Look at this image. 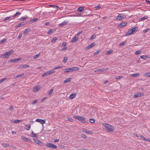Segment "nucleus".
<instances>
[{
	"instance_id": "f257e3e1",
	"label": "nucleus",
	"mask_w": 150,
	"mask_h": 150,
	"mask_svg": "<svg viewBox=\"0 0 150 150\" xmlns=\"http://www.w3.org/2000/svg\"><path fill=\"white\" fill-rule=\"evenodd\" d=\"M79 69L77 67H74L70 68H68L65 69L64 70V73H68L70 71H77L79 70Z\"/></svg>"
},
{
	"instance_id": "f03ea898",
	"label": "nucleus",
	"mask_w": 150,
	"mask_h": 150,
	"mask_svg": "<svg viewBox=\"0 0 150 150\" xmlns=\"http://www.w3.org/2000/svg\"><path fill=\"white\" fill-rule=\"evenodd\" d=\"M126 16V15L124 14H119L118 16L116 17V19L118 20H121L125 18Z\"/></svg>"
},
{
	"instance_id": "7ed1b4c3",
	"label": "nucleus",
	"mask_w": 150,
	"mask_h": 150,
	"mask_svg": "<svg viewBox=\"0 0 150 150\" xmlns=\"http://www.w3.org/2000/svg\"><path fill=\"white\" fill-rule=\"evenodd\" d=\"M14 52V51L13 50L6 52L3 55V56H9L12 54V53Z\"/></svg>"
},
{
	"instance_id": "20e7f679",
	"label": "nucleus",
	"mask_w": 150,
	"mask_h": 150,
	"mask_svg": "<svg viewBox=\"0 0 150 150\" xmlns=\"http://www.w3.org/2000/svg\"><path fill=\"white\" fill-rule=\"evenodd\" d=\"M33 139L34 140V142L36 144L42 146L44 145L42 142L37 139Z\"/></svg>"
},
{
	"instance_id": "39448f33",
	"label": "nucleus",
	"mask_w": 150,
	"mask_h": 150,
	"mask_svg": "<svg viewBox=\"0 0 150 150\" xmlns=\"http://www.w3.org/2000/svg\"><path fill=\"white\" fill-rule=\"evenodd\" d=\"M107 129L108 132H113L114 131L113 127L110 125H109Z\"/></svg>"
},
{
	"instance_id": "423d86ee",
	"label": "nucleus",
	"mask_w": 150,
	"mask_h": 150,
	"mask_svg": "<svg viewBox=\"0 0 150 150\" xmlns=\"http://www.w3.org/2000/svg\"><path fill=\"white\" fill-rule=\"evenodd\" d=\"M36 121L40 122L41 124H43L45 123V120L40 119H37L36 120Z\"/></svg>"
},
{
	"instance_id": "0eeeda50",
	"label": "nucleus",
	"mask_w": 150,
	"mask_h": 150,
	"mask_svg": "<svg viewBox=\"0 0 150 150\" xmlns=\"http://www.w3.org/2000/svg\"><path fill=\"white\" fill-rule=\"evenodd\" d=\"M144 94L142 93L139 92L135 94L134 96V97L135 98L143 96Z\"/></svg>"
},
{
	"instance_id": "6e6552de",
	"label": "nucleus",
	"mask_w": 150,
	"mask_h": 150,
	"mask_svg": "<svg viewBox=\"0 0 150 150\" xmlns=\"http://www.w3.org/2000/svg\"><path fill=\"white\" fill-rule=\"evenodd\" d=\"M29 66L28 65H27V64H25L23 65H19V68L21 69L23 68H27L29 67Z\"/></svg>"
},
{
	"instance_id": "1a4fd4ad",
	"label": "nucleus",
	"mask_w": 150,
	"mask_h": 150,
	"mask_svg": "<svg viewBox=\"0 0 150 150\" xmlns=\"http://www.w3.org/2000/svg\"><path fill=\"white\" fill-rule=\"evenodd\" d=\"M82 131L83 132L86 133L88 134H93V133L91 131L88 130L84 128L83 129Z\"/></svg>"
},
{
	"instance_id": "9d476101",
	"label": "nucleus",
	"mask_w": 150,
	"mask_h": 150,
	"mask_svg": "<svg viewBox=\"0 0 150 150\" xmlns=\"http://www.w3.org/2000/svg\"><path fill=\"white\" fill-rule=\"evenodd\" d=\"M96 44L95 42H93L92 44H91L90 45H88L86 47V50H88L89 49L92 48Z\"/></svg>"
},
{
	"instance_id": "9b49d317",
	"label": "nucleus",
	"mask_w": 150,
	"mask_h": 150,
	"mask_svg": "<svg viewBox=\"0 0 150 150\" xmlns=\"http://www.w3.org/2000/svg\"><path fill=\"white\" fill-rule=\"evenodd\" d=\"M40 88L39 86L37 85L34 88L33 91L35 92H37L39 90Z\"/></svg>"
},
{
	"instance_id": "f8f14e48",
	"label": "nucleus",
	"mask_w": 150,
	"mask_h": 150,
	"mask_svg": "<svg viewBox=\"0 0 150 150\" xmlns=\"http://www.w3.org/2000/svg\"><path fill=\"white\" fill-rule=\"evenodd\" d=\"M85 8V7L84 6L80 7L77 9V11L81 12H82L84 10Z\"/></svg>"
},
{
	"instance_id": "ddd939ff",
	"label": "nucleus",
	"mask_w": 150,
	"mask_h": 150,
	"mask_svg": "<svg viewBox=\"0 0 150 150\" xmlns=\"http://www.w3.org/2000/svg\"><path fill=\"white\" fill-rule=\"evenodd\" d=\"M21 139L23 140H25L28 142H31V140L30 139L25 137L23 136L21 137Z\"/></svg>"
},
{
	"instance_id": "4468645a",
	"label": "nucleus",
	"mask_w": 150,
	"mask_h": 150,
	"mask_svg": "<svg viewBox=\"0 0 150 150\" xmlns=\"http://www.w3.org/2000/svg\"><path fill=\"white\" fill-rule=\"evenodd\" d=\"M30 125H25L24 128L25 129L27 130H30Z\"/></svg>"
},
{
	"instance_id": "2eb2a0df",
	"label": "nucleus",
	"mask_w": 150,
	"mask_h": 150,
	"mask_svg": "<svg viewBox=\"0 0 150 150\" xmlns=\"http://www.w3.org/2000/svg\"><path fill=\"white\" fill-rule=\"evenodd\" d=\"M127 24V22H124L120 24L119 25L120 27H122L126 25Z\"/></svg>"
},
{
	"instance_id": "dca6fc26",
	"label": "nucleus",
	"mask_w": 150,
	"mask_h": 150,
	"mask_svg": "<svg viewBox=\"0 0 150 150\" xmlns=\"http://www.w3.org/2000/svg\"><path fill=\"white\" fill-rule=\"evenodd\" d=\"M21 59V58H18L15 59L13 60H11V62H16L20 60Z\"/></svg>"
},
{
	"instance_id": "f3484780",
	"label": "nucleus",
	"mask_w": 150,
	"mask_h": 150,
	"mask_svg": "<svg viewBox=\"0 0 150 150\" xmlns=\"http://www.w3.org/2000/svg\"><path fill=\"white\" fill-rule=\"evenodd\" d=\"M78 39V37H76L75 36L71 40V42H76Z\"/></svg>"
},
{
	"instance_id": "a211bd4d",
	"label": "nucleus",
	"mask_w": 150,
	"mask_h": 150,
	"mask_svg": "<svg viewBox=\"0 0 150 150\" xmlns=\"http://www.w3.org/2000/svg\"><path fill=\"white\" fill-rule=\"evenodd\" d=\"M67 22L66 21H64L61 23L59 24V26H63L67 24Z\"/></svg>"
},
{
	"instance_id": "6ab92c4d",
	"label": "nucleus",
	"mask_w": 150,
	"mask_h": 150,
	"mask_svg": "<svg viewBox=\"0 0 150 150\" xmlns=\"http://www.w3.org/2000/svg\"><path fill=\"white\" fill-rule=\"evenodd\" d=\"M85 118L83 117H81V118H80V120L81 122L83 123H86V121L85 120Z\"/></svg>"
},
{
	"instance_id": "aec40b11",
	"label": "nucleus",
	"mask_w": 150,
	"mask_h": 150,
	"mask_svg": "<svg viewBox=\"0 0 150 150\" xmlns=\"http://www.w3.org/2000/svg\"><path fill=\"white\" fill-rule=\"evenodd\" d=\"M71 80V78H67L64 81V83H68Z\"/></svg>"
},
{
	"instance_id": "412c9836",
	"label": "nucleus",
	"mask_w": 150,
	"mask_h": 150,
	"mask_svg": "<svg viewBox=\"0 0 150 150\" xmlns=\"http://www.w3.org/2000/svg\"><path fill=\"white\" fill-rule=\"evenodd\" d=\"M133 33H132V30H129L128 32H127L125 34L126 36H127L129 35H131L132 34H133Z\"/></svg>"
},
{
	"instance_id": "4be33fe9",
	"label": "nucleus",
	"mask_w": 150,
	"mask_h": 150,
	"mask_svg": "<svg viewBox=\"0 0 150 150\" xmlns=\"http://www.w3.org/2000/svg\"><path fill=\"white\" fill-rule=\"evenodd\" d=\"M50 73H49V71H47L46 72H45L43 74H42V76L43 77L44 76H47L48 75H50Z\"/></svg>"
},
{
	"instance_id": "5701e85b",
	"label": "nucleus",
	"mask_w": 150,
	"mask_h": 150,
	"mask_svg": "<svg viewBox=\"0 0 150 150\" xmlns=\"http://www.w3.org/2000/svg\"><path fill=\"white\" fill-rule=\"evenodd\" d=\"M76 94H74V93L71 94L70 95V96H69V98L71 99H72L75 97Z\"/></svg>"
},
{
	"instance_id": "b1692460",
	"label": "nucleus",
	"mask_w": 150,
	"mask_h": 150,
	"mask_svg": "<svg viewBox=\"0 0 150 150\" xmlns=\"http://www.w3.org/2000/svg\"><path fill=\"white\" fill-rule=\"evenodd\" d=\"M24 75V74L23 73H22L21 74L18 75H16L14 78L15 79H16L18 77H22Z\"/></svg>"
},
{
	"instance_id": "393cba45",
	"label": "nucleus",
	"mask_w": 150,
	"mask_h": 150,
	"mask_svg": "<svg viewBox=\"0 0 150 150\" xmlns=\"http://www.w3.org/2000/svg\"><path fill=\"white\" fill-rule=\"evenodd\" d=\"M1 146L3 147H7L9 146V144L4 143L2 144Z\"/></svg>"
},
{
	"instance_id": "a878e982",
	"label": "nucleus",
	"mask_w": 150,
	"mask_h": 150,
	"mask_svg": "<svg viewBox=\"0 0 150 150\" xmlns=\"http://www.w3.org/2000/svg\"><path fill=\"white\" fill-rule=\"evenodd\" d=\"M30 31V29L27 28L25 30L24 32H23V34H26L28 33Z\"/></svg>"
},
{
	"instance_id": "bb28decb",
	"label": "nucleus",
	"mask_w": 150,
	"mask_h": 150,
	"mask_svg": "<svg viewBox=\"0 0 150 150\" xmlns=\"http://www.w3.org/2000/svg\"><path fill=\"white\" fill-rule=\"evenodd\" d=\"M73 117H74V118L75 119L78 120H80V118H81V117L79 115V116L74 115L73 116Z\"/></svg>"
},
{
	"instance_id": "cd10ccee",
	"label": "nucleus",
	"mask_w": 150,
	"mask_h": 150,
	"mask_svg": "<svg viewBox=\"0 0 150 150\" xmlns=\"http://www.w3.org/2000/svg\"><path fill=\"white\" fill-rule=\"evenodd\" d=\"M25 24H24V22H22V23H19L16 26V28H18V27H19L22 25H24Z\"/></svg>"
},
{
	"instance_id": "c85d7f7f",
	"label": "nucleus",
	"mask_w": 150,
	"mask_h": 150,
	"mask_svg": "<svg viewBox=\"0 0 150 150\" xmlns=\"http://www.w3.org/2000/svg\"><path fill=\"white\" fill-rule=\"evenodd\" d=\"M21 13H20L19 12H17L16 13L13 15V17H16V16L19 15L21 14Z\"/></svg>"
},
{
	"instance_id": "c756f323",
	"label": "nucleus",
	"mask_w": 150,
	"mask_h": 150,
	"mask_svg": "<svg viewBox=\"0 0 150 150\" xmlns=\"http://www.w3.org/2000/svg\"><path fill=\"white\" fill-rule=\"evenodd\" d=\"M148 18V17L147 16H145L143 17H142L140 18L139 19L140 21H143L145 19H146Z\"/></svg>"
},
{
	"instance_id": "7c9ffc66",
	"label": "nucleus",
	"mask_w": 150,
	"mask_h": 150,
	"mask_svg": "<svg viewBox=\"0 0 150 150\" xmlns=\"http://www.w3.org/2000/svg\"><path fill=\"white\" fill-rule=\"evenodd\" d=\"M38 18H35L31 20L30 21L31 22V23H33L34 22L38 21Z\"/></svg>"
},
{
	"instance_id": "2f4dec72",
	"label": "nucleus",
	"mask_w": 150,
	"mask_h": 150,
	"mask_svg": "<svg viewBox=\"0 0 150 150\" xmlns=\"http://www.w3.org/2000/svg\"><path fill=\"white\" fill-rule=\"evenodd\" d=\"M140 74L139 73H137L136 74H134L132 75L131 76L132 77H137L139 76V75Z\"/></svg>"
},
{
	"instance_id": "473e14b6",
	"label": "nucleus",
	"mask_w": 150,
	"mask_h": 150,
	"mask_svg": "<svg viewBox=\"0 0 150 150\" xmlns=\"http://www.w3.org/2000/svg\"><path fill=\"white\" fill-rule=\"evenodd\" d=\"M21 121H22V120H15L12 121V122L14 123H18V122Z\"/></svg>"
},
{
	"instance_id": "72a5a7b5",
	"label": "nucleus",
	"mask_w": 150,
	"mask_h": 150,
	"mask_svg": "<svg viewBox=\"0 0 150 150\" xmlns=\"http://www.w3.org/2000/svg\"><path fill=\"white\" fill-rule=\"evenodd\" d=\"M53 91V89L52 88L49 91L48 93V96H50L52 94V93Z\"/></svg>"
},
{
	"instance_id": "f704fd0d",
	"label": "nucleus",
	"mask_w": 150,
	"mask_h": 150,
	"mask_svg": "<svg viewBox=\"0 0 150 150\" xmlns=\"http://www.w3.org/2000/svg\"><path fill=\"white\" fill-rule=\"evenodd\" d=\"M52 144L50 143H46L45 145L47 146L48 147H51L52 148Z\"/></svg>"
},
{
	"instance_id": "c9c22d12",
	"label": "nucleus",
	"mask_w": 150,
	"mask_h": 150,
	"mask_svg": "<svg viewBox=\"0 0 150 150\" xmlns=\"http://www.w3.org/2000/svg\"><path fill=\"white\" fill-rule=\"evenodd\" d=\"M50 74H52L53 73H54L55 72V70L54 68L52 69L50 71H49Z\"/></svg>"
},
{
	"instance_id": "e433bc0d",
	"label": "nucleus",
	"mask_w": 150,
	"mask_h": 150,
	"mask_svg": "<svg viewBox=\"0 0 150 150\" xmlns=\"http://www.w3.org/2000/svg\"><path fill=\"white\" fill-rule=\"evenodd\" d=\"M101 52V50H97L96 52H95L94 53V55H97V54H98L100 52Z\"/></svg>"
},
{
	"instance_id": "4c0bfd02",
	"label": "nucleus",
	"mask_w": 150,
	"mask_h": 150,
	"mask_svg": "<svg viewBox=\"0 0 150 150\" xmlns=\"http://www.w3.org/2000/svg\"><path fill=\"white\" fill-rule=\"evenodd\" d=\"M112 52V50H109L107 52H106V54L107 55H109L111 54V53Z\"/></svg>"
},
{
	"instance_id": "58836bf2",
	"label": "nucleus",
	"mask_w": 150,
	"mask_h": 150,
	"mask_svg": "<svg viewBox=\"0 0 150 150\" xmlns=\"http://www.w3.org/2000/svg\"><path fill=\"white\" fill-rule=\"evenodd\" d=\"M57 39V38L56 37L54 38L52 40L51 42H55L56 40Z\"/></svg>"
},
{
	"instance_id": "ea45409f",
	"label": "nucleus",
	"mask_w": 150,
	"mask_h": 150,
	"mask_svg": "<svg viewBox=\"0 0 150 150\" xmlns=\"http://www.w3.org/2000/svg\"><path fill=\"white\" fill-rule=\"evenodd\" d=\"M96 35H95V34H93V35H92V36L90 38V40H91L93 39H94V38H95V37H96Z\"/></svg>"
},
{
	"instance_id": "a19ab883",
	"label": "nucleus",
	"mask_w": 150,
	"mask_h": 150,
	"mask_svg": "<svg viewBox=\"0 0 150 150\" xmlns=\"http://www.w3.org/2000/svg\"><path fill=\"white\" fill-rule=\"evenodd\" d=\"M90 122L91 123H94L95 122V120L93 119H90L89 120Z\"/></svg>"
},
{
	"instance_id": "79ce46f5",
	"label": "nucleus",
	"mask_w": 150,
	"mask_h": 150,
	"mask_svg": "<svg viewBox=\"0 0 150 150\" xmlns=\"http://www.w3.org/2000/svg\"><path fill=\"white\" fill-rule=\"evenodd\" d=\"M6 40V39L4 38L3 39L1 42L0 41V44H3L4 43Z\"/></svg>"
},
{
	"instance_id": "37998d69",
	"label": "nucleus",
	"mask_w": 150,
	"mask_h": 150,
	"mask_svg": "<svg viewBox=\"0 0 150 150\" xmlns=\"http://www.w3.org/2000/svg\"><path fill=\"white\" fill-rule=\"evenodd\" d=\"M67 60V57H64V59L63 60V62L64 63H65Z\"/></svg>"
},
{
	"instance_id": "c03bdc74",
	"label": "nucleus",
	"mask_w": 150,
	"mask_h": 150,
	"mask_svg": "<svg viewBox=\"0 0 150 150\" xmlns=\"http://www.w3.org/2000/svg\"><path fill=\"white\" fill-rule=\"evenodd\" d=\"M103 69H98V70H96L95 71V72H101V71H103Z\"/></svg>"
},
{
	"instance_id": "a18cd8bd",
	"label": "nucleus",
	"mask_w": 150,
	"mask_h": 150,
	"mask_svg": "<svg viewBox=\"0 0 150 150\" xmlns=\"http://www.w3.org/2000/svg\"><path fill=\"white\" fill-rule=\"evenodd\" d=\"M126 43V42L124 41L119 44V45L120 46H122Z\"/></svg>"
},
{
	"instance_id": "49530a36",
	"label": "nucleus",
	"mask_w": 150,
	"mask_h": 150,
	"mask_svg": "<svg viewBox=\"0 0 150 150\" xmlns=\"http://www.w3.org/2000/svg\"><path fill=\"white\" fill-rule=\"evenodd\" d=\"M38 102V100L37 99H35L32 102V104L33 105H34L36 103Z\"/></svg>"
},
{
	"instance_id": "de8ad7c7",
	"label": "nucleus",
	"mask_w": 150,
	"mask_h": 150,
	"mask_svg": "<svg viewBox=\"0 0 150 150\" xmlns=\"http://www.w3.org/2000/svg\"><path fill=\"white\" fill-rule=\"evenodd\" d=\"M28 18V16H26L25 17H22L21 18V20L22 21H24V20H25Z\"/></svg>"
},
{
	"instance_id": "09e8293b",
	"label": "nucleus",
	"mask_w": 150,
	"mask_h": 150,
	"mask_svg": "<svg viewBox=\"0 0 150 150\" xmlns=\"http://www.w3.org/2000/svg\"><path fill=\"white\" fill-rule=\"evenodd\" d=\"M11 16L7 17L5 18L3 20L4 21H5L11 18Z\"/></svg>"
},
{
	"instance_id": "8fccbe9b",
	"label": "nucleus",
	"mask_w": 150,
	"mask_h": 150,
	"mask_svg": "<svg viewBox=\"0 0 150 150\" xmlns=\"http://www.w3.org/2000/svg\"><path fill=\"white\" fill-rule=\"evenodd\" d=\"M31 136L34 138H37V135L36 134H34L33 135H31Z\"/></svg>"
},
{
	"instance_id": "3c124183",
	"label": "nucleus",
	"mask_w": 150,
	"mask_h": 150,
	"mask_svg": "<svg viewBox=\"0 0 150 150\" xmlns=\"http://www.w3.org/2000/svg\"><path fill=\"white\" fill-rule=\"evenodd\" d=\"M141 52V50H139L135 52V54H137V55H138Z\"/></svg>"
},
{
	"instance_id": "603ef678",
	"label": "nucleus",
	"mask_w": 150,
	"mask_h": 150,
	"mask_svg": "<svg viewBox=\"0 0 150 150\" xmlns=\"http://www.w3.org/2000/svg\"><path fill=\"white\" fill-rule=\"evenodd\" d=\"M13 105H11L9 108V110L11 111H12L13 110Z\"/></svg>"
},
{
	"instance_id": "864d4df0",
	"label": "nucleus",
	"mask_w": 150,
	"mask_h": 150,
	"mask_svg": "<svg viewBox=\"0 0 150 150\" xmlns=\"http://www.w3.org/2000/svg\"><path fill=\"white\" fill-rule=\"evenodd\" d=\"M7 79V78H3V79H2L0 80V83H1L2 82H3L4 81H5V80H6V79Z\"/></svg>"
},
{
	"instance_id": "5fc2aeb1",
	"label": "nucleus",
	"mask_w": 150,
	"mask_h": 150,
	"mask_svg": "<svg viewBox=\"0 0 150 150\" xmlns=\"http://www.w3.org/2000/svg\"><path fill=\"white\" fill-rule=\"evenodd\" d=\"M101 8V7L99 5H98L97 6H96L94 8H96V9H97L98 10H99Z\"/></svg>"
},
{
	"instance_id": "6e6d98bb",
	"label": "nucleus",
	"mask_w": 150,
	"mask_h": 150,
	"mask_svg": "<svg viewBox=\"0 0 150 150\" xmlns=\"http://www.w3.org/2000/svg\"><path fill=\"white\" fill-rule=\"evenodd\" d=\"M81 137L84 139H86L87 138L86 136L84 134H81Z\"/></svg>"
},
{
	"instance_id": "4d7b16f0",
	"label": "nucleus",
	"mask_w": 150,
	"mask_h": 150,
	"mask_svg": "<svg viewBox=\"0 0 150 150\" xmlns=\"http://www.w3.org/2000/svg\"><path fill=\"white\" fill-rule=\"evenodd\" d=\"M52 32V30L51 29H50L48 31L47 33L48 34H50Z\"/></svg>"
},
{
	"instance_id": "13d9d810",
	"label": "nucleus",
	"mask_w": 150,
	"mask_h": 150,
	"mask_svg": "<svg viewBox=\"0 0 150 150\" xmlns=\"http://www.w3.org/2000/svg\"><path fill=\"white\" fill-rule=\"evenodd\" d=\"M63 67V66H59L57 67H55L54 68V69H59V68H61L62 67Z\"/></svg>"
},
{
	"instance_id": "bf43d9fd",
	"label": "nucleus",
	"mask_w": 150,
	"mask_h": 150,
	"mask_svg": "<svg viewBox=\"0 0 150 150\" xmlns=\"http://www.w3.org/2000/svg\"><path fill=\"white\" fill-rule=\"evenodd\" d=\"M139 136L142 139L144 140H146V138L144 137V136H143V135H139Z\"/></svg>"
},
{
	"instance_id": "052dcab7",
	"label": "nucleus",
	"mask_w": 150,
	"mask_h": 150,
	"mask_svg": "<svg viewBox=\"0 0 150 150\" xmlns=\"http://www.w3.org/2000/svg\"><path fill=\"white\" fill-rule=\"evenodd\" d=\"M136 27H134V28H133L132 29H131L132 30V33H133L136 30Z\"/></svg>"
},
{
	"instance_id": "680f3d73",
	"label": "nucleus",
	"mask_w": 150,
	"mask_h": 150,
	"mask_svg": "<svg viewBox=\"0 0 150 150\" xmlns=\"http://www.w3.org/2000/svg\"><path fill=\"white\" fill-rule=\"evenodd\" d=\"M109 125L107 124H106V123H104V124H103V125L105 127H106L107 129V128H108V126H109Z\"/></svg>"
},
{
	"instance_id": "e2e57ef3",
	"label": "nucleus",
	"mask_w": 150,
	"mask_h": 150,
	"mask_svg": "<svg viewBox=\"0 0 150 150\" xmlns=\"http://www.w3.org/2000/svg\"><path fill=\"white\" fill-rule=\"evenodd\" d=\"M68 121L71 122H72L73 121L74 119L71 118H69L68 119Z\"/></svg>"
},
{
	"instance_id": "0e129e2a",
	"label": "nucleus",
	"mask_w": 150,
	"mask_h": 150,
	"mask_svg": "<svg viewBox=\"0 0 150 150\" xmlns=\"http://www.w3.org/2000/svg\"><path fill=\"white\" fill-rule=\"evenodd\" d=\"M145 75L147 77H150V73L147 72V73L145 74Z\"/></svg>"
},
{
	"instance_id": "69168bd1",
	"label": "nucleus",
	"mask_w": 150,
	"mask_h": 150,
	"mask_svg": "<svg viewBox=\"0 0 150 150\" xmlns=\"http://www.w3.org/2000/svg\"><path fill=\"white\" fill-rule=\"evenodd\" d=\"M49 6L50 7H55L57 8H59V7L57 5H49Z\"/></svg>"
},
{
	"instance_id": "338daca9",
	"label": "nucleus",
	"mask_w": 150,
	"mask_h": 150,
	"mask_svg": "<svg viewBox=\"0 0 150 150\" xmlns=\"http://www.w3.org/2000/svg\"><path fill=\"white\" fill-rule=\"evenodd\" d=\"M75 14L76 15V16H80L81 15L80 13H76Z\"/></svg>"
},
{
	"instance_id": "774afa93",
	"label": "nucleus",
	"mask_w": 150,
	"mask_h": 150,
	"mask_svg": "<svg viewBox=\"0 0 150 150\" xmlns=\"http://www.w3.org/2000/svg\"><path fill=\"white\" fill-rule=\"evenodd\" d=\"M149 30V29H147L146 30H144L143 31V32L144 33H145L146 32H147Z\"/></svg>"
}]
</instances>
